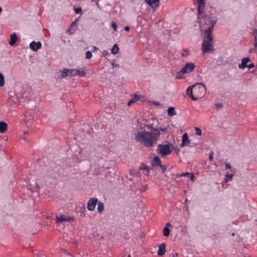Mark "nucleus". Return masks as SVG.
Here are the masks:
<instances>
[{
    "mask_svg": "<svg viewBox=\"0 0 257 257\" xmlns=\"http://www.w3.org/2000/svg\"><path fill=\"white\" fill-rule=\"evenodd\" d=\"M130 174L132 176H135L136 174L135 171L133 170H130Z\"/></svg>",
    "mask_w": 257,
    "mask_h": 257,
    "instance_id": "obj_38",
    "label": "nucleus"
},
{
    "mask_svg": "<svg viewBox=\"0 0 257 257\" xmlns=\"http://www.w3.org/2000/svg\"><path fill=\"white\" fill-rule=\"evenodd\" d=\"M167 113L169 116H173V115L176 114L175 108L173 107H169L168 108Z\"/></svg>",
    "mask_w": 257,
    "mask_h": 257,
    "instance_id": "obj_22",
    "label": "nucleus"
},
{
    "mask_svg": "<svg viewBox=\"0 0 257 257\" xmlns=\"http://www.w3.org/2000/svg\"><path fill=\"white\" fill-rule=\"evenodd\" d=\"M161 164V160L158 157H155L152 161L153 166H159Z\"/></svg>",
    "mask_w": 257,
    "mask_h": 257,
    "instance_id": "obj_18",
    "label": "nucleus"
},
{
    "mask_svg": "<svg viewBox=\"0 0 257 257\" xmlns=\"http://www.w3.org/2000/svg\"><path fill=\"white\" fill-rule=\"evenodd\" d=\"M140 170H145L146 171V175L148 176L150 174V169L149 167L144 164H141L140 167Z\"/></svg>",
    "mask_w": 257,
    "mask_h": 257,
    "instance_id": "obj_19",
    "label": "nucleus"
},
{
    "mask_svg": "<svg viewBox=\"0 0 257 257\" xmlns=\"http://www.w3.org/2000/svg\"><path fill=\"white\" fill-rule=\"evenodd\" d=\"M18 41L17 35L14 33L11 35V39L9 42V44L11 46H13Z\"/></svg>",
    "mask_w": 257,
    "mask_h": 257,
    "instance_id": "obj_16",
    "label": "nucleus"
},
{
    "mask_svg": "<svg viewBox=\"0 0 257 257\" xmlns=\"http://www.w3.org/2000/svg\"><path fill=\"white\" fill-rule=\"evenodd\" d=\"M180 177H187L189 178L192 181L194 180V175L192 173H190L189 172H186L184 173H182L179 174Z\"/></svg>",
    "mask_w": 257,
    "mask_h": 257,
    "instance_id": "obj_20",
    "label": "nucleus"
},
{
    "mask_svg": "<svg viewBox=\"0 0 257 257\" xmlns=\"http://www.w3.org/2000/svg\"><path fill=\"white\" fill-rule=\"evenodd\" d=\"M166 251V244L164 243H162L159 245V249L157 254L159 256H162L165 253Z\"/></svg>",
    "mask_w": 257,
    "mask_h": 257,
    "instance_id": "obj_11",
    "label": "nucleus"
},
{
    "mask_svg": "<svg viewBox=\"0 0 257 257\" xmlns=\"http://www.w3.org/2000/svg\"><path fill=\"white\" fill-rule=\"evenodd\" d=\"M186 64L191 65V64H193V63H186Z\"/></svg>",
    "mask_w": 257,
    "mask_h": 257,
    "instance_id": "obj_47",
    "label": "nucleus"
},
{
    "mask_svg": "<svg viewBox=\"0 0 257 257\" xmlns=\"http://www.w3.org/2000/svg\"><path fill=\"white\" fill-rule=\"evenodd\" d=\"M146 100V98L144 96L142 95H139L138 94H135L133 98H132L129 101L127 102V106H130L133 103L137 102L138 101L141 102H144Z\"/></svg>",
    "mask_w": 257,
    "mask_h": 257,
    "instance_id": "obj_7",
    "label": "nucleus"
},
{
    "mask_svg": "<svg viewBox=\"0 0 257 257\" xmlns=\"http://www.w3.org/2000/svg\"><path fill=\"white\" fill-rule=\"evenodd\" d=\"M187 95L193 100H197L203 97L205 94V87L204 85L196 84L189 86L186 91Z\"/></svg>",
    "mask_w": 257,
    "mask_h": 257,
    "instance_id": "obj_3",
    "label": "nucleus"
},
{
    "mask_svg": "<svg viewBox=\"0 0 257 257\" xmlns=\"http://www.w3.org/2000/svg\"><path fill=\"white\" fill-rule=\"evenodd\" d=\"M215 107L217 108H220L222 107V103H216V104H215Z\"/></svg>",
    "mask_w": 257,
    "mask_h": 257,
    "instance_id": "obj_36",
    "label": "nucleus"
},
{
    "mask_svg": "<svg viewBox=\"0 0 257 257\" xmlns=\"http://www.w3.org/2000/svg\"><path fill=\"white\" fill-rule=\"evenodd\" d=\"M194 66L195 65H185L181 70L177 73L176 78L178 79L184 78L183 75L193 71L195 68Z\"/></svg>",
    "mask_w": 257,
    "mask_h": 257,
    "instance_id": "obj_5",
    "label": "nucleus"
},
{
    "mask_svg": "<svg viewBox=\"0 0 257 257\" xmlns=\"http://www.w3.org/2000/svg\"><path fill=\"white\" fill-rule=\"evenodd\" d=\"M203 13L204 11L202 14V17H201L200 19L198 17L199 23L203 25L206 24L209 26L204 33L203 40L202 44V49L204 53H210L214 51L212 43V32L213 27L216 24V22L215 21H213L210 17L204 16Z\"/></svg>",
    "mask_w": 257,
    "mask_h": 257,
    "instance_id": "obj_1",
    "label": "nucleus"
},
{
    "mask_svg": "<svg viewBox=\"0 0 257 257\" xmlns=\"http://www.w3.org/2000/svg\"><path fill=\"white\" fill-rule=\"evenodd\" d=\"M255 65H238V67L240 69H243L245 68H247L248 69L251 68H253L254 67Z\"/></svg>",
    "mask_w": 257,
    "mask_h": 257,
    "instance_id": "obj_25",
    "label": "nucleus"
},
{
    "mask_svg": "<svg viewBox=\"0 0 257 257\" xmlns=\"http://www.w3.org/2000/svg\"><path fill=\"white\" fill-rule=\"evenodd\" d=\"M111 26H112V28H113V29L116 31V30H117V25L116 24H115V22H112V24H111Z\"/></svg>",
    "mask_w": 257,
    "mask_h": 257,
    "instance_id": "obj_33",
    "label": "nucleus"
},
{
    "mask_svg": "<svg viewBox=\"0 0 257 257\" xmlns=\"http://www.w3.org/2000/svg\"><path fill=\"white\" fill-rule=\"evenodd\" d=\"M250 61L249 58L246 57L244 58H243L242 59V61L240 64H247V63L249 62Z\"/></svg>",
    "mask_w": 257,
    "mask_h": 257,
    "instance_id": "obj_28",
    "label": "nucleus"
},
{
    "mask_svg": "<svg viewBox=\"0 0 257 257\" xmlns=\"http://www.w3.org/2000/svg\"><path fill=\"white\" fill-rule=\"evenodd\" d=\"M205 2L206 0H197L198 3V18L200 19L201 17H202V14L205 8Z\"/></svg>",
    "mask_w": 257,
    "mask_h": 257,
    "instance_id": "obj_8",
    "label": "nucleus"
},
{
    "mask_svg": "<svg viewBox=\"0 0 257 257\" xmlns=\"http://www.w3.org/2000/svg\"><path fill=\"white\" fill-rule=\"evenodd\" d=\"M195 134L197 136H201L202 135V131L198 127H195Z\"/></svg>",
    "mask_w": 257,
    "mask_h": 257,
    "instance_id": "obj_29",
    "label": "nucleus"
},
{
    "mask_svg": "<svg viewBox=\"0 0 257 257\" xmlns=\"http://www.w3.org/2000/svg\"><path fill=\"white\" fill-rule=\"evenodd\" d=\"M209 157L210 161H213V152H210L209 154Z\"/></svg>",
    "mask_w": 257,
    "mask_h": 257,
    "instance_id": "obj_35",
    "label": "nucleus"
},
{
    "mask_svg": "<svg viewBox=\"0 0 257 257\" xmlns=\"http://www.w3.org/2000/svg\"><path fill=\"white\" fill-rule=\"evenodd\" d=\"M130 181H132V178L130 179Z\"/></svg>",
    "mask_w": 257,
    "mask_h": 257,
    "instance_id": "obj_50",
    "label": "nucleus"
},
{
    "mask_svg": "<svg viewBox=\"0 0 257 257\" xmlns=\"http://www.w3.org/2000/svg\"><path fill=\"white\" fill-rule=\"evenodd\" d=\"M148 188V186L147 185H145L143 186V190H142L141 191H145V190H146Z\"/></svg>",
    "mask_w": 257,
    "mask_h": 257,
    "instance_id": "obj_41",
    "label": "nucleus"
},
{
    "mask_svg": "<svg viewBox=\"0 0 257 257\" xmlns=\"http://www.w3.org/2000/svg\"><path fill=\"white\" fill-rule=\"evenodd\" d=\"M124 30L126 31H128L130 30V27L128 26H125Z\"/></svg>",
    "mask_w": 257,
    "mask_h": 257,
    "instance_id": "obj_42",
    "label": "nucleus"
},
{
    "mask_svg": "<svg viewBox=\"0 0 257 257\" xmlns=\"http://www.w3.org/2000/svg\"><path fill=\"white\" fill-rule=\"evenodd\" d=\"M158 150L159 154L162 156H168L172 152V150L171 149L170 145L167 144L159 145L158 146Z\"/></svg>",
    "mask_w": 257,
    "mask_h": 257,
    "instance_id": "obj_4",
    "label": "nucleus"
},
{
    "mask_svg": "<svg viewBox=\"0 0 257 257\" xmlns=\"http://www.w3.org/2000/svg\"><path fill=\"white\" fill-rule=\"evenodd\" d=\"M145 2L152 8L155 9L159 7V0H145Z\"/></svg>",
    "mask_w": 257,
    "mask_h": 257,
    "instance_id": "obj_10",
    "label": "nucleus"
},
{
    "mask_svg": "<svg viewBox=\"0 0 257 257\" xmlns=\"http://www.w3.org/2000/svg\"><path fill=\"white\" fill-rule=\"evenodd\" d=\"M158 167H159V168L162 170V172L164 173L166 169V167L161 164Z\"/></svg>",
    "mask_w": 257,
    "mask_h": 257,
    "instance_id": "obj_32",
    "label": "nucleus"
},
{
    "mask_svg": "<svg viewBox=\"0 0 257 257\" xmlns=\"http://www.w3.org/2000/svg\"><path fill=\"white\" fill-rule=\"evenodd\" d=\"M92 57V54L90 51H87L86 53L85 57L86 59H90Z\"/></svg>",
    "mask_w": 257,
    "mask_h": 257,
    "instance_id": "obj_31",
    "label": "nucleus"
},
{
    "mask_svg": "<svg viewBox=\"0 0 257 257\" xmlns=\"http://www.w3.org/2000/svg\"><path fill=\"white\" fill-rule=\"evenodd\" d=\"M72 75H78L79 76H84L86 72L84 70H79L77 69H71Z\"/></svg>",
    "mask_w": 257,
    "mask_h": 257,
    "instance_id": "obj_14",
    "label": "nucleus"
},
{
    "mask_svg": "<svg viewBox=\"0 0 257 257\" xmlns=\"http://www.w3.org/2000/svg\"><path fill=\"white\" fill-rule=\"evenodd\" d=\"M177 255H178V253H176L175 254V256H177Z\"/></svg>",
    "mask_w": 257,
    "mask_h": 257,
    "instance_id": "obj_48",
    "label": "nucleus"
},
{
    "mask_svg": "<svg viewBox=\"0 0 257 257\" xmlns=\"http://www.w3.org/2000/svg\"><path fill=\"white\" fill-rule=\"evenodd\" d=\"M253 35L255 39L254 47H257V29H255L253 31Z\"/></svg>",
    "mask_w": 257,
    "mask_h": 257,
    "instance_id": "obj_30",
    "label": "nucleus"
},
{
    "mask_svg": "<svg viewBox=\"0 0 257 257\" xmlns=\"http://www.w3.org/2000/svg\"><path fill=\"white\" fill-rule=\"evenodd\" d=\"M95 0H92V1H95Z\"/></svg>",
    "mask_w": 257,
    "mask_h": 257,
    "instance_id": "obj_51",
    "label": "nucleus"
},
{
    "mask_svg": "<svg viewBox=\"0 0 257 257\" xmlns=\"http://www.w3.org/2000/svg\"><path fill=\"white\" fill-rule=\"evenodd\" d=\"M154 103L156 105H159V103L158 102H157V101H154Z\"/></svg>",
    "mask_w": 257,
    "mask_h": 257,
    "instance_id": "obj_43",
    "label": "nucleus"
},
{
    "mask_svg": "<svg viewBox=\"0 0 257 257\" xmlns=\"http://www.w3.org/2000/svg\"><path fill=\"white\" fill-rule=\"evenodd\" d=\"M182 55L183 56H188V51H186V50L184 51V52L182 54Z\"/></svg>",
    "mask_w": 257,
    "mask_h": 257,
    "instance_id": "obj_37",
    "label": "nucleus"
},
{
    "mask_svg": "<svg viewBox=\"0 0 257 257\" xmlns=\"http://www.w3.org/2000/svg\"><path fill=\"white\" fill-rule=\"evenodd\" d=\"M167 227L170 226H171V224L170 223H167Z\"/></svg>",
    "mask_w": 257,
    "mask_h": 257,
    "instance_id": "obj_44",
    "label": "nucleus"
},
{
    "mask_svg": "<svg viewBox=\"0 0 257 257\" xmlns=\"http://www.w3.org/2000/svg\"><path fill=\"white\" fill-rule=\"evenodd\" d=\"M170 234V229L168 227H165L163 229V234L165 236H168Z\"/></svg>",
    "mask_w": 257,
    "mask_h": 257,
    "instance_id": "obj_26",
    "label": "nucleus"
},
{
    "mask_svg": "<svg viewBox=\"0 0 257 257\" xmlns=\"http://www.w3.org/2000/svg\"><path fill=\"white\" fill-rule=\"evenodd\" d=\"M225 167L226 169H230L231 168L230 164L229 163H226L225 164Z\"/></svg>",
    "mask_w": 257,
    "mask_h": 257,
    "instance_id": "obj_39",
    "label": "nucleus"
},
{
    "mask_svg": "<svg viewBox=\"0 0 257 257\" xmlns=\"http://www.w3.org/2000/svg\"><path fill=\"white\" fill-rule=\"evenodd\" d=\"M93 49L94 50H97V48L96 47H94H94H93Z\"/></svg>",
    "mask_w": 257,
    "mask_h": 257,
    "instance_id": "obj_45",
    "label": "nucleus"
},
{
    "mask_svg": "<svg viewBox=\"0 0 257 257\" xmlns=\"http://www.w3.org/2000/svg\"><path fill=\"white\" fill-rule=\"evenodd\" d=\"M61 75L60 77L61 78H65L66 76L69 75V73L72 74L71 69L69 70L67 69H64L62 71H60Z\"/></svg>",
    "mask_w": 257,
    "mask_h": 257,
    "instance_id": "obj_15",
    "label": "nucleus"
},
{
    "mask_svg": "<svg viewBox=\"0 0 257 257\" xmlns=\"http://www.w3.org/2000/svg\"><path fill=\"white\" fill-rule=\"evenodd\" d=\"M8 128V124L4 121L0 122V133H4Z\"/></svg>",
    "mask_w": 257,
    "mask_h": 257,
    "instance_id": "obj_17",
    "label": "nucleus"
},
{
    "mask_svg": "<svg viewBox=\"0 0 257 257\" xmlns=\"http://www.w3.org/2000/svg\"><path fill=\"white\" fill-rule=\"evenodd\" d=\"M97 204V209L98 212H99L100 213H102V212L104 210V205H103V204L102 202H100V201H98Z\"/></svg>",
    "mask_w": 257,
    "mask_h": 257,
    "instance_id": "obj_21",
    "label": "nucleus"
},
{
    "mask_svg": "<svg viewBox=\"0 0 257 257\" xmlns=\"http://www.w3.org/2000/svg\"><path fill=\"white\" fill-rule=\"evenodd\" d=\"M233 236L234 235V233H233L232 234Z\"/></svg>",
    "mask_w": 257,
    "mask_h": 257,
    "instance_id": "obj_49",
    "label": "nucleus"
},
{
    "mask_svg": "<svg viewBox=\"0 0 257 257\" xmlns=\"http://www.w3.org/2000/svg\"><path fill=\"white\" fill-rule=\"evenodd\" d=\"M190 143V140L188 138V136L187 133L183 134L182 137V142L181 144V147H184Z\"/></svg>",
    "mask_w": 257,
    "mask_h": 257,
    "instance_id": "obj_13",
    "label": "nucleus"
},
{
    "mask_svg": "<svg viewBox=\"0 0 257 257\" xmlns=\"http://www.w3.org/2000/svg\"><path fill=\"white\" fill-rule=\"evenodd\" d=\"M29 47L32 50L36 52L41 48L42 44L40 42H35L33 41L30 44Z\"/></svg>",
    "mask_w": 257,
    "mask_h": 257,
    "instance_id": "obj_9",
    "label": "nucleus"
},
{
    "mask_svg": "<svg viewBox=\"0 0 257 257\" xmlns=\"http://www.w3.org/2000/svg\"><path fill=\"white\" fill-rule=\"evenodd\" d=\"M77 19L74 21L73 22L72 24H71V27H74V26H76V22H77Z\"/></svg>",
    "mask_w": 257,
    "mask_h": 257,
    "instance_id": "obj_40",
    "label": "nucleus"
},
{
    "mask_svg": "<svg viewBox=\"0 0 257 257\" xmlns=\"http://www.w3.org/2000/svg\"><path fill=\"white\" fill-rule=\"evenodd\" d=\"M2 9L1 7H0V14L2 13Z\"/></svg>",
    "mask_w": 257,
    "mask_h": 257,
    "instance_id": "obj_46",
    "label": "nucleus"
},
{
    "mask_svg": "<svg viewBox=\"0 0 257 257\" xmlns=\"http://www.w3.org/2000/svg\"><path fill=\"white\" fill-rule=\"evenodd\" d=\"M71 220L70 217H66L64 215H61L60 217L56 216V222L60 223L64 221L70 222Z\"/></svg>",
    "mask_w": 257,
    "mask_h": 257,
    "instance_id": "obj_12",
    "label": "nucleus"
},
{
    "mask_svg": "<svg viewBox=\"0 0 257 257\" xmlns=\"http://www.w3.org/2000/svg\"><path fill=\"white\" fill-rule=\"evenodd\" d=\"M233 176V174H232L226 173L225 175L226 178L225 179V182H227L229 181H231L232 180Z\"/></svg>",
    "mask_w": 257,
    "mask_h": 257,
    "instance_id": "obj_24",
    "label": "nucleus"
},
{
    "mask_svg": "<svg viewBox=\"0 0 257 257\" xmlns=\"http://www.w3.org/2000/svg\"><path fill=\"white\" fill-rule=\"evenodd\" d=\"M75 11L77 14H80L82 12V10L80 8H78L75 9Z\"/></svg>",
    "mask_w": 257,
    "mask_h": 257,
    "instance_id": "obj_34",
    "label": "nucleus"
},
{
    "mask_svg": "<svg viewBox=\"0 0 257 257\" xmlns=\"http://www.w3.org/2000/svg\"><path fill=\"white\" fill-rule=\"evenodd\" d=\"M118 51H119V48L117 46V45L116 44H115L113 46L112 49H111V53L113 54H117L118 52Z\"/></svg>",
    "mask_w": 257,
    "mask_h": 257,
    "instance_id": "obj_23",
    "label": "nucleus"
},
{
    "mask_svg": "<svg viewBox=\"0 0 257 257\" xmlns=\"http://www.w3.org/2000/svg\"><path fill=\"white\" fill-rule=\"evenodd\" d=\"M160 135V131L154 128L150 132L138 131L135 134V140L146 147H153L157 144Z\"/></svg>",
    "mask_w": 257,
    "mask_h": 257,
    "instance_id": "obj_2",
    "label": "nucleus"
},
{
    "mask_svg": "<svg viewBox=\"0 0 257 257\" xmlns=\"http://www.w3.org/2000/svg\"><path fill=\"white\" fill-rule=\"evenodd\" d=\"M5 82L4 76L0 73V86H3L5 84Z\"/></svg>",
    "mask_w": 257,
    "mask_h": 257,
    "instance_id": "obj_27",
    "label": "nucleus"
},
{
    "mask_svg": "<svg viewBox=\"0 0 257 257\" xmlns=\"http://www.w3.org/2000/svg\"><path fill=\"white\" fill-rule=\"evenodd\" d=\"M98 201V199L96 198H90L87 203V209L90 211H94Z\"/></svg>",
    "mask_w": 257,
    "mask_h": 257,
    "instance_id": "obj_6",
    "label": "nucleus"
}]
</instances>
